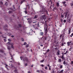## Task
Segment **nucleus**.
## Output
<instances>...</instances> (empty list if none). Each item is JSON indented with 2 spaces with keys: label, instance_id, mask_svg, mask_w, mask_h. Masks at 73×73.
<instances>
[{
  "label": "nucleus",
  "instance_id": "1",
  "mask_svg": "<svg viewBox=\"0 0 73 73\" xmlns=\"http://www.w3.org/2000/svg\"><path fill=\"white\" fill-rule=\"evenodd\" d=\"M20 58L21 60H22L23 59V61H28V58L26 57H20Z\"/></svg>",
  "mask_w": 73,
  "mask_h": 73
},
{
  "label": "nucleus",
  "instance_id": "2",
  "mask_svg": "<svg viewBox=\"0 0 73 73\" xmlns=\"http://www.w3.org/2000/svg\"><path fill=\"white\" fill-rule=\"evenodd\" d=\"M45 12V9L44 7H43L42 9L40 11V14H43L44 12Z\"/></svg>",
  "mask_w": 73,
  "mask_h": 73
},
{
  "label": "nucleus",
  "instance_id": "3",
  "mask_svg": "<svg viewBox=\"0 0 73 73\" xmlns=\"http://www.w3.org/2000/svg\"><path fill=\"white\" fill-rule=\"evenodd\" d=\"M7 44H8L9 45H11V47L12 49H14V46H13V45H14V43H11L10 42H8L7 43Z\"/></svg>",
  "mask_w": 73,
  "mask_h": 73
},
{
  "label": "nucleus",
  "instance_id": "4",
  "mask_svg": "<svg viewBox=\"0 0 73 73\" xmlns=\"http://www.w3.org/2000/svg\"><path fill=\"white\" fill-rule=\"evenodd\" d=\"M70 48L69 49V50L70 51L72 50H73V43L72 44V45H71L70 46Z\"/></svg>",
  "mask_w": 73,
  "mask_h": 73
},
{
  "label": "nucleus",
  "instance_id": "5",
  "mask_svg": "<svg viewBox=\"0 0 73 73\" xmlns=\"http://www.w3.org/2000/svg\"><path fill=\"white\" fill-rule=\"evenodd\" d=\"M27 20H29L28 21V22L29 23V24H31V23L32 22V21L31 20V19H29L28 18Z\"/></svg>",
  "mask_w": 73,
  "mask_h": 73
},
{
  "label": "nucleus",
  "instance_id": "6",
  "mask_svg": "<svg viewBox=\"0 0 73 73\" xmlns=\"http://www.w3.org/2000/svg\"><path fill=\"white\" fill-rule=\"evenodd\" d=\"M14 68H15V70H14V73H19V72H18L17 71V70H16V67H14Z\"/></svg>",
  "mask_w": 73,
  "mask_h": 73
},
{
  "label": "nucleus",
  "instance_id": "7",
  "mask_svg": "<svg viewBox=\"0 0 73 73\" xmlns=\"http://www.w3.org/2000/svg\"><path fill=\"white\" fill-rule=\"evenodd\" d=\"M60 50H58L56 53L57 55V56H58V55H60Z\"/></svg>",
  "mask_w": 73,
  "mask_h": 73
},
{
  "label": "nucleus",
  "instance_id": "8",
  "mask_svg": "<svg viewBox=\"0 0 73 73\" xmlns=\"http://www.w3.org/2000/svg\"><path fill=\"white\" fill-rule=\"evenodd\" d=\"M56 5L57 7H60V5H59V2L57 3H56Z\"/></svg>",
  "mask_w": 73,
  "mask_h": 73
},
{
  "label": "nucleus",
  "instance_id": "9",
  "mask_svg": "<svg viewBox=\"0 0 73 73\" xmlns=\"http://www.w3.org/2000/svg\"><path fill=\"white\" fill-rule=\"evenodd\" d=\"M61 41L62 42H64V38L63 37H62V39Z\"/></svg>",
  "mask_w": 73,
  "mask_h": 73
},
{
  "label": "nucleus",
  "instance_id": "10",
  "mask_svg": "<svg viewBox=\"0 0 73 73\" xmlns=\"http://www.w3.org/2000/svg\"><path fill=\"white\" fill-rule=\"evenodd\" d=\"M68 34L69 35L71 33V29L69 28V30H68Z\"/></svg>",
  "mask_w": 73,
  "mask_h": 73
},
{
  "label": "nucleus",
  "instance_id": "11",
  "mask_svg": "<svg viewBox=\"0 0 73 73\" xmlns=\"http://www.w3.org/2000/svg\"><path fill=\"white\" fill-rule=\"evenodd\" d=\"M0 52L1 53H4V52L2 50L0 49Z\"/></svg>",
  "mask_w": 73,
  "mask_h": 73
},
{
  "label": "nucleus",
  "instance_id": "12",
  "mask_svg": "<svg viewBox=\"0 0 73 73\" xmlns=\"http://www.w3.org/2000/svg\"><path fill=\"white\" fill-rule=\"evenodd\" d=\"M7 49L8 50H10L11 49V47H10V46H8L7 47Z\"/></svg>",
  "mask_w": 73,
  "mask_h": 73
},
{
  "label": "nucleus",
  "instance_id": "13",
  "mask_svg": "<svg viewBox=\"0 0 73 73\" xmlns=\"http://www.w3.org/2000/svg\"><path fill=\"white\" fill-rule=\"evenodd\" d=\"M40 72H42V71H41V70L40 71V70H37L36 71V72H37L38 73H40Z\"/></svg>",
  "mask_w": 73,
  "mask_h": 73
},
{
  "label": "nucleus",
  "instance_id": "14",
  "mask_svg": "<svg viewBox=\"0 0 73 73\" xmlns=\"http://www.w3.org/2000/svg\"><path fill=\"white\" fill-rule=\"evenodd\" d=\"M63 64H64V65H67L68 64H67V63H66V62H65V61H64Z\"/></svg>",
  "mask_w": 73,
  "mask_h": 73
},
{
  "label": "nucleus",
  "instance_id": "15",
  "mask_svg": "<svg viewBox=\"0 0 73 73\" xmlns=\"http://www.w3.org/2000/svg\"><path fill=\"white\" fill-rule=\"evenodd\" d=\"M38 17V15H35V16L34 17V19H37Z\"/></svg>",
  "mask_w": 73,
  "mask_h": 73
},
{
  "label": "nucleus",
  "instance_id": "16",
  "mask_svg": "<svg viewBox=\"0 0 73 73\" xmlns=\"http://www.w3.org/2000/svg\"><path fill=\"white\" fill-rule=\"evenodd\" d=\"M70 43V45H73V42L72 41L70 42H69Z\"/></svg>",
  "mask_w": 73,
  "mask_h": 73
},
{
  "label": "nucleus",
  "instance_id": "17",
  "mask_svg": "<svg viewBox=\"0 0 73 73\" xmlns=\"http://www.w3.org/2000/svg\"><path fill=\"white\" fill-rule=\"evenodd\" d=\"M60 57H61V58H62V60H64V56H60Z\"/></svg>",
  "mask_w": 73,
  "mask_h": 73
},
{
  "label": "nucleus",
  "instance_id": "18",
  "mask_svg": "<svg viewBox=\"0 0 73 73\" xmlns=\"http://www.w3.org/2000/svg\"><path fill=\"white\" fill-rule=\"evenodd\" d=\"M58 62H61V59H58Z\"/></svg>",
  "mask_w": 73,
  "mask_h": 73
},
{
  "label": "nucleus",
  "instance_id": "19",
  "mask_svg": "<svg viewBox=\"0 0 73 73\" xmlns=\"http://www.w3.org/2000/svg\"><path fill=\"white\" fill-rule=\"evenodd\" d=\"M67 45L68 46H69V45H70V43H69V42H67Z\"/></svg>",
  "mask_w": 73,
  "mask_h": 73
},
{
  "label": "nucleus",
  "instance_id": "20",
  "mask_svg": "<svg viewBox=\"0 0 73 73\" xmlns=\"http://www.w3.org/2000/svg\"><path fill=\"white\" fill-rule=\"evenodd\" d=\"M44 59H43V60H41L40 61V62H43L44 61Z\"/></svg>",
  "mask_w": 73,
  "mask_h": 73
},
{
  "label": "nucleus",
  "instance_id": "21",
  "mask_svg": "<svg viewBox=\"0 0 73 73\" xmlns=\"http://www.w3.org/2000/svg\"><path fill=\"white\" fill-rule=\"evenodd\" d=\"M8 41H9V42H11V41H12V40H11V39H8Z\"/></svg>",
  "mask_w": 73,
  "mask_h": 73
},
{
  "label": "nucleus",
  "instance_id": "22",
  "mask_svg": "<svg viewBox=\"0 0 73 73\" xmlns=\"http://www.w3.org/2000/svg\"><path fill=\"white\" fill-rule=\"evenodd\" d=\"M52 73H54V69H52Z\"/></svg>",
  "mask_w": 73,
  "mask_h": 73
},
{
  "label": "nucleus",
  "instance_id": "23",
  "mask_svg": "<svg viewBox=\"0 0 73 73\" xmlns=\"http://www.w3.org/2000/svg\"><path fill=\"white\" fill-rule=\"evenodd\" d=\"M44 30H45V33H46V26H44Z\"/></svg>",
  "mask_w": 73,
  "mask_h": 73
},
{
  "label": "nucleus",
  "instance_id": "24",
  "mask_svg": "<svg viewBox=\"0 0 73 73\" xmlns=\"http://www.w3.org/2000/svg\"><path fill=\"white\" fill-rule=\"evenodd\" d=\"M40 35L41 36H43V33L42 32L40 33Z\"/></svg>",
  "mask_w": 73,
  "mask_h": 73
},
{
  "label": "nucleus",
  "instance_id": "25",
  "mask_svg": "<svg viewBox=\"0 0 73 73\" xmlns=\"http://www.w3.org/2000/svg\"><path fill=\"white\" fill-rule=\"evenodd\" d=\"M11 68H13V67H14L13 65V64H11Z\"/></svg>",
  "mask_w": 73,
  "mask_h": 73
},
{
  "label": "nucleus",
  "instance_id": "26",
  "mask_svg": "<svg viewBox=\"0 0 73 73\" xmlns=\"http://www.w3.org/2000/svg\"><path fill=\"white\" fill-rule=\"evenodd\" d=\"M29 47V44H27L26 45V48H28Z\"/></svg>",
  "mask_w": 73,
  "mask_h": 73
},
{
  "label": "nucleus",
  "instance_id": "27",
  "mask_svg": "<svg viewBox=\"0 0 73 73\" xmlns=\"http://www.w3.org/2000/svg\"><path fill=\"white\" fill-rule=\"evenodd\" d=\"M0 4L1 5H3V3L2 2H0Z\"/></svg>",
  "mask_w": 73,
  "mask_h": 73
},
{
  "label": "nucleus",
  "instance_id": "28",
  "mask_svg": "<svg viewBox=\"0 0 73 73\" xmlns=\"http://www.w3.org/2000/svg\"><path fill=\"white\" fill-rule=\"evenodd\" d=\"M64 45V43H63V42H62L61 44L62 46H63Z\"/></svg>",
  "mask_w": 73,
  "mask_h": 73
},
{
  "label": "nucleus",
  "instance_id": "29",
  "mask_svg": "<svg viewBox=\"0 0 73 73\" xmlns=\"http://www.w3.org/2000/svg\"><path fill=\"white\" fill-rule=\"evenodd\" d=\"M46 15H47V16L49 15L48 14V11H46Z\"/></svg>",
  "mask_w": 73,
  "mask_h": 73
},
{
  "label": "nucleus",
  "instance_id": "30",
  "mask_svg": "<svg viewBox=\"0 0 73 73\" xmlns=\"http://www.w3.org/2000/svg\"><path fill=\"white\" fill-rule=\"evenodd\" d=\"M27 42H25L24 43L23 45H27Z\"/></svg>",
  "mask_w": 73,
  "mask_h": 73
},
{
  "label": "nucleus",
  "instance_id": "31",
  "mask_svg": "<svg viewBox=\"0 0 73 73\" xmlns=\"http://www.w3.org/2000/svg\"><path fill=\"white\" fill-rule=\"evenodd\" d=\"M71 6H73V2L71 3Z\"/></svg>",
  "mask_w": 73,
  "mask_h": 73
},
{
  "label": "nucleus",
  "instance_id": "32",
  "mask_svg": "<svg viewBox=\"0 0 73 73\" xmlns=\"http://www.w3.org/2000/svg\"><path fill=\"white\" fill-rule=\"evenodd\" d=\"M64 71V70H62L61 71H60V73H62Z\"/></svg>",
  "mask_w": 73,
  "mask_h": 73
},
{
  "label": "nucleus",
  "instance_id": "33",
  "mask_svg": "<svg viewBox=\"0 0 73 73\" xmlns=\"http://www.w3.org/2000/svg\"><path fill=\"white\" fill-rule=\"evenodd\" d=\"M13 7L14 8V9H15V5H13Z\"/></svg>",
  "mask_w": 73,
  "mask_h": 73
},
{
  "label": "nucleus",
  "instance_id": "34",
  "mask_svg": "<svg viewBox=\"0 0 73 73\" xmlns=\"http://www.w3.org/2000/svg\"><path fill=\"white\" fill-rule=\"evenodd\" d=\"M25 13H26V14H27V13H28L27 12V10H26L25 11Z\"/></svg>",
  "mask_w": 73,
  "mask_h": 73
},
{
  "label": "nucleus",
  "instance_id": "35",
  "mask_svg": "<svg viewBox=\"0 0 73 73\" xmlns=\"http://www.w3.org/2000/svg\"><path fill=\"white\" fill-rule=\"evenodd\" d=\"M19 27H21V25L19 24Z\"/></svg>",
  "mask_w": 73,
  "mask_h": 73
},
{
  "label": "nucleus",
  "instance_id": "36",
  "mask_svg": "<svg viewBox=\"0 0 73 73\" xmlns=\"http://www.w3.org/2000/svg\"><path fill=\"white\" fill-rule=\"evenodd\" d=\"M12 11H9V13H12Z\"/></svg>",
  "mask_w": 73,
  "mask_h": 73
},
{
  "label": "nucleus",
  "instance_id": "37",
  "mask_svg": "<svg viewBox=\"0 0 73 73\" xmlns=\"http://www.w3.org/2000/svg\"><path fill=\"white\" fill-rule=\"evenodd\" d=\"M21 40H22V41H24V39H23V38H21Z\"/></svg>",
  "mask_w": 73,
  "mask_h": 73
},
{
  "label": "nucleus",
  "instance_id": "38",
  "mask_svg": "<svg viewBox=\"0 0 73 73\" xmlns=\"http://www.w3.org/2000/svg\"><path fill=\"white\" fill-rule=\"evenodd\" d=\"M61 17H62L63 18H64V15H61Z\"/></svg>",
  "mask_w": 73,
  "mask_h": 73
},
{
  "label": "nucleus",
  "instance_id": "39",
  "mask_svg": "<svg viewBox=\"0 0 73 73\" xmlns=\"http://www.w3.org/2000/svg\"><path fill=\"white\" fill-rule=\"evenodd\" d=\"M67 15H68V13H66V15H65V17H66V16H67Z\"/></svg>",
  "mask_w": 73,
  "mask_h": 73
},
{
  "label": "nucleus",
  "instance_id": "40",
  "mask_svg": "<svg viewBox=\"0 0 73 73\" xmlns=\"http://www.w3.org/2000/svg\"><path fill=\"white\" fill-rule=\"evenodd\" d=\"M58 42H57V43L56 42V45H58Z\"/></svg>",
  "mask_w": 73,
  "mask_h": 73
},
{
  "label": "nucleus",
  "instance_id": "41",
  "mask_svg": "<svg viewBox=\"0 0 73 73\" xmlns=\"http://www.w3.org/2000/svg\"><path fill=\"white\" fill-rule=\"evenodd\" d=\"M50 50H49V49H48V50H47V52H49V51H50Z\"/></svg>",
  "mask_w": 73,
  "mask_h": 73
},
{
  "label": "nucleus",
  "instance_id": "42",
  "mask_svg": "<svg viewBox=\"0 0 73 73\" xmlns=\"http://www.w3.org/2000/svg\"><path fill=\"white\" fill-rule=\"evenodd\" d=\"M62 3L63 4H65V3H66V2L65 1H64V2H63Z\"/></svg>",
  "mask_w": 73,
  "mask_h": 73
},
{
  "label": "nucleus",
  "instance_id": "43",
  "mask_svg": "<svg viewBox=\"0 0 73 73\" xmlns=\"http://www.w3.org/2000/svg\"><path fill=\"white\" fill-rule=\"evenodd\" d=\"M11 60L13 59V56L12 55L11 56Z\"/></svg>",
  "mask_w": 73,
  "mask_h": 73
},
{
  "label": "nucleus",
  "instance_id": "44",
  "mask_svg": "<svg viewBox=\"0 0 73 73\" xmlns=\"http://www.w3.org/2000/svg\"><path fill=\"white\" fill-rule=\"evenodd\" d=\"M66 21V20H64L63 21L64 23H65Z\"/></svg>",
  "mask_w": 73,
  "mask_h": 73
},
{
  "label": "nucleus",
  "instance_id": "45",
  "mask_svg": "<svg viewBox=\"0 0 73 73\" xmlns=\"http://www.w3.org/2000/svg\"><path fill=\"white\" fill-rule=\"evenodd\" d=\"M63 5L64 6V7H66V4H64Z\"/></svg>",
  "mask_w": 73,
  "mask_h": 73
},
{
  "label": "nucleus",
  "instance_id": "46",
  "mask_svg": "<svg viewBox=\"0 0 73 73\" xmlns=\"http://www.w3.org/2000/svg\"><path fill=\"white\" fill-rule=\"evenodd\" d=\"M4 41L5 42H6V41H7V40H6V39H4Z\"/></svg>",
  "mask_w": 73,
  "mask_h": 73
},
{
  "label": "nucleus",
  "instance_id": "47",
  "mask_svg": "<svg viewBox=\"0 0 73 73\" xmlns=\"http://www.w3.org/2000/svg\"><path fill=\"white\" fill-rule=\"evenodd\" d=\"M60 68H62V66H60Z\"/></svg>",
  "mask_w": 73,
  "mask_h": 73
},
{
  "label": "nucleus",
  "instance_id": "48",
  "mask_svg": "<svg viewBox=\"0 0 73 73\" xmlns=\"http://www.w3.org/2000/svg\"><path fill=\"white\" fill-rule=\"evenodd\" d=\"M53 9L54 10V9H55V10H56L57 9H56V7H55L53 8Z\"/></svg>",
  "mask_w": 73,
  "mask_h": 73
},
{
  "label": "nucleus",
  "instance_id": "49",
  "mask_svg": "<svg viewBox=\"0 0 73 73\" xmlns=\"http://www.w3.org/2000/svg\"><path fill=\"white\" fill-rule=\"evenodd\" d=\"M56 31H57V32H59V30L58 29H56Z\"/></svg>",
  "mask_w": 73,
  "mask_h": 73
},
{
  "label": "nucleus",
  "instance_id": "50",
  "mask_svg": "<svg viewBox=\"0 0 73 73\" xmlns=\"http://www.w3.org/2000/svg\"><path fill=\"white\" fill-rule=\"evenodd\" d=\"M62 35H61L60 36V38H61V37H62Z\"/></svg>",
  "mask_w": 73,
  "mask_h": 73
},
{
  "label": "nucleus",
  "instance_id": "51",
  "mask_svg": "<svg viewBox=\"0 0 73 73\" xmlns=\"http://www.w3.org/2000/svg\"><path fill=\"white\" fill-rule=\"evenodd\" d=\"M10 9H11V10H12V11H13V9H12V8H9Z\"/></svg>",
  "mask_w": 73,
  "mask_h": 73
},
{
  "label": "nucleus",
  "instance_id": "52",
  "mask_svg": "<svg viewBox=\"0 0 73 73\" xmlns=\"http://www.w3.org/2000/svg\"><path fill=\"white\" fill-rule=\"evenodd\" d=\"M33 12H35V11H33V12H32L31 13V15H33Z\"/></svg>",
  "mask_w": 73,
  "mask_h": 73
},
{
  "label": "nucleus",
  "instance_id": "53",
  "mask_svg": "<svg viewBox=\"0 0 73 73\" xmlns=\"http://www.w3.org/2000/svg\"><path fill=\"white\" fill-rule=\"evenodd\" d=\"M23 2V1H21V4H22Z\"/></svg>",
  "mask_w": 73,
  "mask_h": 73
},
{
  "label": "nucleus",
  "instance_id": "54",
  "mask_svg": "<svg viewBox=\"0 0 73 73\" xmlns=\"http://www.w3.org/2000/svg\"><path fill=\"white\" fill-rule=\"evenodd\" d=\"M25 65L26 66H27V65H28V64H27V63L25 64Z\"/></svg>",
  "mask_w": 73,
  "mask_h": 73
},
{
  "label": "nucleus",
  "instance_id": "55",
  "mask_svg": "<svg viewBox=\"0 0 73 73\" xmlns=\"http://www.w3.org/2000/svg\"><path fill=\"white\" fill-rule=\"evenodd\" d=\"M71 64H73V61H71Z\"/></svg>",
  "mask_w": 73,
  "mask_h": 73
},
{
  "label": "nucleus",
  "instance_id": "56",
  "mask_svg": "<svg viewBox=\"0 0 73 73\" xmlns=\"http://www.w3.org/2000/svg\"><path fill=\"white\" fill-rule=\"evenodd\" d=\"M41 66L42 67H43V66H44V65H43V64H41Z\"/></svg>",
  "mask_w": 73,
  "mask_h": 73
},
{
  "label": "nucleus",
  "instance_id": "57",
  "mask_svg": "<svg viewBox=\"0 0 73 73\" xmlns=\"http://www.w3.org/2000/svg\"><path fill=\"white\" fill-rule=\"evenodd\" d=\"M28 73H31V72L30 71H29L28 72Z\"/></svg>",
  "mask_w": 73,
  "mask_h": 73
},
{
  "label": "nucleus",
  "instance_id": "58",
  "mask_svg": "<svg viewBox=\"0 0 73 73\" xmlns=\"http://www.w3.org/2000/svg\"><path fill=\"white\" fill-rule=\"evenodd\" d=\"M5 27H7L8 25H5Z\"/></svg>",
  "mask_w": 73,
  "mask_h": 73
},
{
  "label": "nucleus",
  "instance_id": "59",
  "mask_svg": "<svg viewBox=\"0 0 73 73\" xmlns=\"http://www.w3.org/2000/svg\"><path fill=\"white\" fill-rule=\"evenodd\" d=\"M11 37L12 38L14 37V36L13 35H12Z\"/></svg>",
  "mask_w": 73,
  "mask_h": 73
},
{
  "label": "nucleus",
  "instance_id": "60",
  "mask_svg": "<svg viewBox=\"0 0 73 73\" xmlns=\"http://www.w3.org/2000/svg\"><path fill=\"white\" fill-rule=\"evenodd\" d=\"M63 54H66V53L65 52V53H63Z\"/></svg>",
  "mask_w": 73,
  "mask_h": 73
},
{
  "label": "nucleus",
  "instance_id": "61",
  "mask_svg": "<svg viewBox=\"0 0 73 73\" xmlns=\"http://www.w3.org/2000/svg\"><path fill=\"white\" fill-rule=\"evenodd\" d=\"M6 69H7V70H9V69L8 67H6Z\"/></svg>",
  "mask_w": 73,
  "mask_h": 73
},
{
  "label": "nucleus",
  "instance_id": "62",
  "mask_svg": "<svg viewBox=\"0 0 73 73\" xmlns=\"http://www.w3.org/2000/svg\"><path fill=\"white\" fill-rule=\"evenodd\" d=\"M5 65H6V66H8V65H7L6 64H5Z\"/></svg>",
  "mask_w": 73,
  "mask_h": 73
},
{
  "label": "nucleus",
  "instance_id": "63",
  "mask_svg": "<svg viewBox=\"0 0 73 73\" xmlns=\"http://www.w3.org/2000/svg\"><path fill=\"white\" fill-rule=\"evenodd\" d=\"M5 31H8V29H5Z\"/></svg>",
  "mask_w": 73,
  "mask_h": 73
},
{
  "label": "nucleus",
  "instance_id": "64",
  "mask_svg": "<svg viewBox=\"0 0 73 73\" xmlns=\"http://www.w3.org/2000/svg\"><path fill=\"white\" fill-rule=\"evenodd\" d=\"M36 21L34 22H33V23H36Z\"/></svg>",
  "mask_w": 73,
  "mask_h": 73
}]
</instances>
